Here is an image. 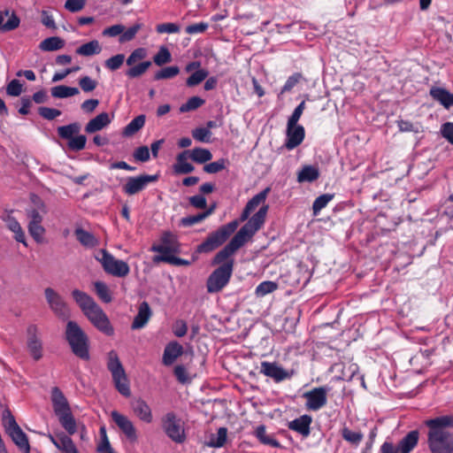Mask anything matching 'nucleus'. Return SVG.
<instances>
[{
	"label": "nucleus",
	"instance_id": "5fc2aeb1",
	"mask_svg": "<svg viewBox=\"0 0 453 453\" xmlns=\"http://www.w3.org/2000/svg\"><path fill=\"white\" fill-rule=\"evenodd\" d=\"M125 61V55L124 54H117L110 58H108L104 65L106 68H108L111 71H116L118 70L124 63Z\"/></svg>",
	"mask_w": 453,
	"mask_h": 453
},
{
	"label": "nucleus",
	"instance_id": "8fccbe9b",
	"mask_svg": "<svg viewBox=\"0 0 453 453\" xmlns=\"http://www.w3.org/2000/svg\"><path fill=\"white\" fill-rule=\"evenodd\" d=\"M180 73L178 66H167L155 73V80L171 79Z\"/></svg>",
	"mask_w": 453,
	"mask_h": 453
},
{
	"label": "nucleus",
	"instance_id": "603ef678",
	"mask_svg": "<svg viewBox=\"0 0 453 453\" xmlns=\"http://www.w3.org/2000/svg\"><path fill=\"white\" fill-rule=\"evenodd\" d=\"M102 434V441L97 445L96 450L98 453H116L111 448L108 437L106 435L105 428L102 427L100 429Z\"/></svg>",
	"mask_w": 453,
	"mask_h": 453
},
{
	"label": "nucleus",
	"instance_id": "a211bd4d",
	"mask_svg": "<svg viewBox=\"0 0 453 453\" xmlns=\"http://www.w3.org/2000/svg\"><path fill=\"white\" fill-rule=\"evenodd\" d=\"M305 132L304 128L301 125H292L289 122L287 125V140L285 147L288 150H293L300 145L304 139Z\"/></svg>",
	"mask_w": 453,
	"mask_h": 453
},
{
	"label": "nucleus",
	"instance_id": "9b49d317",
	"mask_svg": "<svg viewBox=\"0 0 453 453\" xmlns=\"http://www.w3.org/2000/svg\"><path fill=\"white\" fill-rule=\"evenodd\" d=\"M162 427L166 435L176 443H183L186 441V434L183 422L177 418L175 413L167 412L162 418Z\"/></svg>",
	"mask_w": 453,
	"mask_h": 453
},
{
	"label": "nucleus",
	"instance_id": "6ab92c4d",
	"mask_svg": "<svg viewBox=\"0 0 453 453\" xmlns=\"http://www.w3.org/2000/svg\"><path fill=\"white\" fill-rule=\"evenodd\" d=\"M130 406L133 413L142 422L150 424L153 420L152 411L150 405L142 398L131 401Z\"/></svg>",
	"mask_w": 453,
	"mask_h": 453
},
{
	"label": "nucleus",
	"instance_id": "0e129e2a",
	"mask_svg": "<svg viewBox=\"0 0 453 453\" xmlns=\"http://www.w3.org/2000/svg\"><path fill=\"white\" fill-rule=\"evenodd\" d=\"M173 373L177 380L182 384L188 383L191 380L187 369L181 365H178L174 367Z\"/></svg>",
	"mask_w": 453,
	"mask_h": 453
},
{
	"label": "nucleus",
	"instance_id": "f704fd0d",
	"mask_svg": "<svg viewBox=\"0 0 453 453\" xmlns=\"http://www.w3.org/2000/svg\"><path fill=\"white\" fill-rule=\"evenodd\" d=\"M227 429L226 427H219L215 434L210 436L207 443L211 448H221L226 441Z\"/></svg>",
	"mask_w": 453,
	"mask_h": 453
},
{
	"label": "nucleus",
	"instance_id": "680f3d73",
	"mask_svg": "<svg viewBox=\"0 0 453 453\" xmlns=\"http://www.w3.org/2000/svg\"><path fill=\"white\" fill-rule=\"evenodd\" d=\"M226 168V160L221 158L218 161L209 163L203 166V171L208 173H217Z\"/></svg>",
	"mask_w": 453,
	"mask_h": 453
},
{
	"label": "nucleus",
	"instance_id": "774afa93",
	"mask_svg": "<svg viewBox=\"0 0 453 453\" xmlns=\"http://www.w3.org/2000/svg\"><path fill=\"white\" fill-rule=\"evenodd\" d=\"M441 134L449 143L453 144V122H446L441 127Z\"/></svg>",
	"mask_w": 453,
	"mask_h": 453
},
{
	"label": "nucleus",
	"instance_id": "4468645a",
	"mask_svg": "<svg viewBox=\"0 0 453 453\" xmlns=\"http://www.w3.org/2000/svg\"><path fill=\"white\" fill-rule=\"evenodd\" d=\"M157 178V175L149 174L129 177L127 179V182L123 186V191L128 196H134L142 191L150 183L155 182Z\"/></svg>",
	"mask_w": 453,
	"mask_h": 453
},
{
	"label": "nucleus",
	"instance_id": "37998d69",
	"mask_svg": "<svg viewBox=\"0 0 453 453\" xmlns=\"http://www.w3.org/2000/svg\"><path fill=\"white\" fill-rule=\"evenodd\" d=\"M270 191L269 188H265L256 196H254L246 204V208L251 211H253L257 207H258L262 203H264L267 197V195Z\"/></svg>",
	"mask_w": 453,
	"mask_h": 453
},
{
	"label": "nucleus",
	"instance_id": "c85d7f7f",
	"mask_svg": "<svg viewBox=\"0 0 453 453\" xmlns=\"http://www.w3.org/2000/svg\"><path fill=\"white\" fill-rule=\"evenodd\" d=\"M102 51V46L97 40H92L87 43L81 45L76 49V54L83 57H90L97 55Z\"/></svg>",
	"mask_w": 453,
	"mask_h": 453
},
{
	"label": "nucleus",
	"instance_id": "b1692460",
	"mask_svg": "<svg viewBox=\"0 0 453 453\" xmlns=\"http://www.w3.org/2000/svg\"><path fill=\"white\" fill-rule=\"evenodd\" d=\"M20 23L19 18L14 12L5 10L0 12V29L3 31H12L19 27Z\"/></svg>",
	"mask_w": 453,
	"mask_h": 453
},
{
	"label": "nucleus",
	"instance_id": "1a4fd4ad",
	"mask_svg": "<svg viewBox=\"0 0 453 453\" xmlns=\"http://www.w3.org/2000/svg\"><path fill=\"white\" fill-rule=\"evenodd\" d=\"M3 425L6 433L12 438V441L24 453L30 452V445L27 434L21 430L15 420L11 411L6 409L3 411Z\"/></svg>",
	"mask_w": 453,
	"mask_h": 453
},
{
	"label": "nucleus",
	"instance_id": "e2e57ef3",
	"mask_svg": "<svg viewBox=\"0 0 453 453\" xmlns=\"http://www.w3.org/2000/svg\"><path fill=\"white\" fill-rule=\"evenodd\" d=\"M158 34H176L180 32V26L175 23H162L156 27Z\"/></svg>",
	"mask_w": 453,
	"mask_h": 453
},
{
	"label": "nucleus",
	"instance_id": "4be33fe9",
	"mask_svg": "<svg viewBox=\"0 0 453 453\" xmlns=\"http://www.w3.org/2000/svg\"><path fill=\"white\" fill-rule=\"evenodd\" d=\"M419 433L418 430L409 432L398 443L396 453H410L418 442Z\"/></svg>",
	"mask_w": 453,
	"mask_h": 453
},
{
	"label": "nucleus",
	"instance_id": "a19ab883",
	"mask_svg": "<svg viewBox=\"0 0 453 453\" xmlns=\"http://www.w3.org/2000/svg\"><path fill=\"white\" fill-rule=\"evenodd\" d=\"M151 65L150 61H144L131 67L126 72V75L131 79L142 76Z\"/></svg>",
	"mask_w": 453,
	"mask_h": 453
},
{
	"label": "nucleus",
	"instance_id": "6e6d98bb",
	"mask_svg": "<svg viewBox=\"0 0 453 453\" xmlns=\"http://www.w3.org/2000/svg\"><path fill=\"white\" fill-rule=\"evenodd\" d=\"M154 261L155 262L162 261V262H166V263H169L172 265H189L188 261L176 257L174 256H172V255H170V253L164 254L162 256H157L154 258Z\"/></svg>",
	"mask_w": 453,
	"mask_h": 453
},
{
	"label": "nucleus",
	"instance_id": "338daca9",
	"mask_svg": "<svg viewBox=\"0 0 453 453\" xmlns=\"http://www.w3.org/2000/svg\"><path fill=\"white\" fill-rule=\"evenodd\" d=\"M302 79V74L299 73H296L289 76L285 82L284 86L281 88L280 93L284 94L286 92L290 91Z\"/></svg>",
	"mask_w": 453,
	"mask_h": 453
},
{
	"label": "nucleus",
	"instance_id": "473e14b6",
	"mask_svg": "<svg viewBox=\"0 0 453 453\" xmlns=\"http://www.w3.org/2000/svg\"><path fill=\"white\" fill-rule=\"evenodd\" d=\"M145 124V116L139 115L132 119L123 129L124 136H132L137 133Z\"/></svg>",
	"mask_w": 453,
	"mask_h": 453
},
{
	"label": "nucleus",
	"instance_id": "2eb2a0df",
	"mask_svg": "<svg viewBox=\"0 0 453 453\" xmlns=\"http://www.w3.org/2000/svg\"><path fill=\"white\" fill-rule=\"evenodd\" d=\"M27 347L30 356L36 361L42 357V342L38 328L31 325L27 327Z\"/></svg>",
	"mask_w": 453,
	"mask_h": 453
},
{
	"label": "nucleus",
	"instance_id": "c756f323",
	"mask_svg": "<svg viewBox=\"0 0 453 453\" xmlns=\"http://www.w3.org/2000/svg\"><path fill=\"white\" fill-rule=\"evenodd\" d=\"M319 177V169L312 165H305L298 173V182H312Z\"/></svg>",
	"mask_w": 453,
	"mask_h": 453
},
{
	"label": "nucleus",
	"instance_id": "9d476101",
	"mask_svg": "<svg viewBox=\"0 0 453 453\" xmlns=\"http://www.w3.org/2000/svg\"><path fill=\"white\" fill-rule=\"evenodd\" d=\"M234 268V261H228L217 268L208 278L207 291H220L229 281Z\"/></svg>",
	"mask_w": 453,
	"mask_h": 453
},
{
	"label": "nucleus",
	"instance_id": "ddd939ff",
	"mask_svg": "<svg viewBox=\"0 0 453 453\" xmlns=\"http://www.w3.org/2000/svg\"><path fill=\"white\" fill-rule=\"evenodd\" d=\"M327 392V388L319 387L303 393V397L306 399L305 407L314 411L320 410L326 404Z\"/></svg>",
	"mask_w": 453,
	"mask_h": 453
},
{
	"label": "nucleus",
	"instance_id": "e433bc0d",
	"mask_svg": "<svg viewBox=\"0 0 453 453\" xmlns=\"http://www.w3.org/2000/svg\"><path fill=\"white\" fill-rule=\"evenodd\" d=\"M58 447L57 449L65 453H74L77 450V448L69 434H66L64 432H59V440H58Z\"/></svg>",
	"mask_w": 453,
	"mask_h": 453
},
{
	"label": "nucleus",
	"instance_id": "20e7f679",
	"mask_svg": "<svg viewBox=\"0 0 453 453\" xmlns=\"http://www.w3.org/2000/svg\"><path fill=\"white\" fill-rule=\"evenodd\" d=\"M50 398L54 413L58 417L61 426L69 435L74 434L78 430L77 422L66 397L59 388H52Z\"/></svg>",
	"mask_w": 453,
	"mask_h": 453
},
{
	"label": "nucleus",
	"instance_id": "052dcab7",
	"mask_svg": "<svg viewBox=\"0 0 453 453\" xmlns=\"http://www.w3.org/2000/svg\"><path fill=\"white\" fill-rule=\"evenodd\" d=\"M23 90V84L19 80L11 81L6 87V93L11 96H19Z\"/></svg>",
	"mask_w": 453,
	"mask_h": 453
},
{
	"label": "nucleus",
	"instance_id": "412c9836",
	"mask_svg": "<svg viewBox=\"0 0 453 453\" xmlns=\"http://www.w3.org/2000/svg\"><path fill=\"white\" fill-rule=\"evenodd\" d=\"M151 315L152 312L149 303L145 301L141 303L138 308V313L136 314L133 320L131 326L132 329L135 330L143 328L147 325Z\"/></svg>",
	"mask_w": 453,
	"mask_h": 453
},
{
	"label": "nucleus",
	"instance_id": "cd10ccee",
	"mask_svg": "<svg viewBox=\"0 0 453 453\" xmlns=\"http://www.w3.org/2000/svg\"><path fill=\"white\" fill-rule=\"evenodd\" d=\"M74 234L80 243L86 248H94L98 245L99 242L96 236L90 232L84 230L83 228H76Z\"/></svg>",
	"mask_w": 453,
	"mask_h": 453
},
{
	"label": "nucleus",
	"instance_id": "bb28decb",
	"mask_svg": "<svg viewBox=\"0 0 453 453\" xmlns=\"http://www.w3.org/2000/svg\"><path fill=\"white\" fill-rule=\"evenodd\" d=\"M189 150H184L176 157V163L173 165V171L177 174H188L194 171L195 167L188 161Z\"/></svg>",
	"mask_w": 453,
	"mask_h": 453
},
{
	"label": "nucleus",
	"instance_id": "4c0bfd02",
	"mask_svg": "<svg viewBox=\"0 0 453 453\" xmlns=\"http://www.w3.org/2000/svg\"><path fill=\"white\" fill-rule=\"evenodd\" d=\"M255 434L263 444L269 445L274 448H279L280 446V442L277 440H275L271 435H268L266 434L265 426L263 425L257 427Z\"/></svg>",
	"mask_w": 453,
	"mask_h": 453
},
{
	"label": "nucleus",
	"instance_id": "423d86ee",
	"mask_svg": "<svg viewBox=\"0 0 453 453\" xmlns=\"http://www.w3.org/2000/svg\"><path fill=\"white\" fill-rule=\"evenodd\" d=\"M65 334L73 354L83 360H88V339L79 325L74 321H69Z\"/></svg>",
	"mask_w": 453,
	"mask_h": 453
},
{
	"label": "nucleus",
	"instance_id": "864d4df0",
	"mask_svg": "<svg viewBox=\"0 0 453 453\" xmlns=\"http://www.w3.org/2000/svg\"><path fill=\"white\" fill-rule=\"evenodd\" d=\"M208 76V72L204 69H199L192 73L187 80L188 87H194L201 83Z\"/></svg>",
	"mask_w": 453,
	"mask_h": 453
},
{
	"label": "nucleus",
	"instance_id": "a878e982",
	"mask_svg": "<svg viewBox=\"0 0 453 453\" xmlns=\"http://www.w3.org/2000/svg\"><path fill=\"white\" fill-rule=\"evenodd\" d=\"M311 418L308 415H303L293 421H291L288 425V428L297 432L303 437L309 436L311 433Z\"/></svg>",
	"mask_w": 453,
	"mask_h": 453
},
{
	"label": "nucleus",
	"instance_id": "0eeeda50",
	"mask_svg": "<svg viewBox=\"0 0 453 453\" xmlns=\"http://www.w3.org/2000/svg\"><path fill=\"white\" fill-rule=\"evenodd\" d=\"M100 263L104 273L117 278H125L130 273V267L127 262L116 258L107 250L101 249L94 256Z\"/></svg>",
	"mask_w": 453,
	"mask_h": 453
},
{
	"label": "nucleus",
	"instance_id": "6e6552de",
	"mask_svg": "<svg viewBox=\"0 0 453 453\" xmlns=\"http://www.w3.org/2000/svg\"><path fill=\"white\" fill-rule=\"evenodd\" d=\"M238 226V220H233L222 226L217 231L208 235L205 241L198 245L197 251L200 253H208L214 250L228 239V237L237 229Z\"/></svg>",
	"mask_w": 453,
	"mask_h": 453
},
{
	"label": "nucleus",
	"instance_id": "79ce46f5",
	"mask_svg": "<svg viewBox=\"0 0 453 453\" xmlns=\"http://www.w3.org/2000/svg\"><path fill=\"white\" fill-rule=\"evenodd\" d=\"M334 198L333 194H323L318 196L312 204L313 214L317 216L322 209H324L329 202Z\"/></svg>",
	"mask_w": 453,
	"mask_h": 453
},
{
	"label": "nucleus",
	"instance_id": "4d7b16f0",
	"mask_svg": "<svg viewBox=\"0 0 453 453\" xmlns=\"http://www.w3.org/2000/svg\"><path fill=\"white\" fill-rule=\"evenodd\" d=\"M87 138L83 134L73 136L68 141V148L74 151L81 150L85 148Z\"/></svg>",
	"mask_w": 453,
	"mask_h": 453
},
{
	"label": "nucleus",
	"instance_id": "09e8293b",
	"mask_svg": "<svg viewBox=\"0 0 453 453\" xmlns=\"http://www.w3.org/2000/svg\"><path fill=\"white\" fill-rule=\"evenodd\" d=\"M153 60L157 65L161 66L165 64L171 62L172 56L168 49L163 46L154 56Z\"/></svg>",
	"mask_w": 453,
	"mask_h": 453
},
{
	"label": "nucleus",
	"instance_id": "f03ea898",
	"mask_svg": "<svg viewBox=\"0 0 453 453\" xmlns=\"http://www.w3.org/2000/svg\"><path fill=\"white\" fill-rule=\"evenodd\" d=\"M427 446L431 453H453V415L426 419Z\"/></svg>",
	"mask_w": 453,
	"mask_h": 453
},
{
	"label": "nucleus",
	"instance_id": "7c9ffc66",
	"mask_svg": "<svg viewBox=\"0 0 453 453\" xmlns=\"http://www.w3.org/2000/svg\"><path fill=\"white\" fill-rule=\"evenodd\" d=\"M65 46V41L58 36H52L44 39L39 44L42 51H54L62 49Z\"/></svg>",
	"mask_w": 453,
	"mask_h": 453
},
{
	"label": "nucleus",
	"instance_id": "2f4dec72",
	"mask_svg": "<svg viewBox=\"0 0 453 453\" xmlns=\"http://www.w3.org/2000/svg\"><path fill=\"white\" fill-rule=\"evenodd\" d=\"M342 438L351 445L357 447L364 439V434L360 431H352L347 426L341 430Z\"/></svg>",
	"mask_w": 453,
	"mask_h": 453
},
{
	"label": "nucleus",
	"instance_id": "dca6fc26",
	"mask_svg": "<svg viewBox=\"0 0 453 453\" xmlns=\"http://www.w3.org/2000/svg\"><path fill=\"white\" fill-rule=\"evenodd\" d=\"M111 416L118 427L123 432V434L130 441L134 442L137 441V432L134 423L130 418L117 411H111Z\"/></svg>",
	"mask_w": 453,
	"mask_h": 453
},
{
	"label": "nucleus",
	"instance_id": "72a5a7b5",
	"mask_svg": "<svg viewBox=\"0 0 453 453\" xmlns=\"http://www.w3.org/2000/svg\"><path fill=\"white\" fill-rule=\"evenodd\" d=\"M79 89L75 87H67L59 85L51 88V96L55 98H66L79 94Z\"/></svg>",
	"mask_w": 453,
	"mask_h": 453
},
{
	"label": "nucleus",
	"instance_id": "c9c22d12",
	"mask_svg": "<svg viewBox=\"0 0 453 453\" xmlns=\"http://www.w3.org/2000/svg\"><path fill=\"white\" fill-rule=\"evenodd\" d=\"M189 157L196 163L203 164L212 158V154L207 149L195 148L189 150Z\"/></svg>",
	"mask_w": 453,
	"mask_h": 453
},
{
	"label": "nucleus",
	"instance_id": "58836bf2",
	"mask_svg": "<svg viewBox=\"0 0 453 453\" xmlns=\"http://www.w3.org/2000/svg\"><path fill=\"white\" fill-rule=\"evenodd\" d=\"M173 235L171 233H165L162 238L163 244L152 246L151 250L161 253L162 255L170 253L173 250Z\"/></svg>",
	"mask_w": 453,
	"mask_h": 453
},
{
	"label": "nucleus",
	"instance_id": "f3484780",
	"mask_svg": "<svg viewBox=\"0 0 453 453\" xmlns=\"http://www.w3.org/2000/svg\"><path fill=\"white\" fill-rule=\"evenodd\" d=\"M260 372L272 378L276 382L282 381L291 377V373L284 370L281 366L278 365L276 363L267 361H263L261 363Z\"/></svg>",
	"mask_w": 453,
	"mask_h": 453
},
{
	"label": "nucleus",
	"instance_id": "69168bd1",
	"mask_svg": "<svg viewBox=\"0 0 453 453\" xmlns=\"http://www.w3.org/2000/svg\"><path fill=\"white\" fill-rule=\"evenodd\" d=\"M79 85L84 92H91L96 88L97 82L89 76H84L79 80Z\"/></svg>",
	"mask_w": 453,
	"mask_h": 453
},
{
	"label": "nucleus",
	"instance_id": "ea45409f",
	"mask_svg": "<svg viewBox=\"0 0 453 453\" xmlns=\"http://www.w3.org/2000/svg\"><path fill=\"white\" fill-rule=\"evenodd\" d=\"M95 291L98 297L104 303H109L112 300L111 291L104 281H96L94 283Z\"/></svg>",
	"mask_w": 453,
	"mask_h": 453
},
{
	"label": "nucleus",
	"instance_id": "aec40b11",
	"mask_svg": "<svg viewBox=\"0 0 453 453\" xmlns=\"http://www.w3.org/2000/svg\"><path fill=\"white\" fill-rule=\"evenodd\" d=\"M183 352L184 349L181 344L175 341L170 342L164 349L163 364L166 366L172 365Z\"/></svg>",
	"mask_w": 453,
	"mask_h": 453
},
{
	"label": "nucleus",
	"instance_id": "f257e3e1",
	"mask_svg": "<svg viewBox=\"0 0 453 453\" xmlns=\"http://www.w3.org/2000/svg\"><path fill=\"white\" fill-rule=\"evenodd\" d=\"M268 211V205H263L247 223L242 226L231 241L217 253L213 265L234 261L231 257L242 248L264 225Z\"/></svg>",
	"mask_w": 453,
	"mask_h": 453
},
{
	"label": "nucleus",
	"instance_id": "bf43d9fd",
	"mask_svg": "<svg viewBox=\"0 0 453 453\" xmlns=\"http://www.w3.org/2000/svg\"><path fill=\"white\" fill-rule=\"evenodd\" d=\"M12 211H5V213L2 216V219L5 222L6 226L12 233L19 230L21 227L17 219L12 215Z\"/></svg>",
	"mask_w": 453,
	"mask_h": 453
},
{
	"label": "nucleus",
	"instance_id": "39448f33",
	"mask_svg": "<svg viewBox=\"0 0 453 453\" xmlns=\"http://www.w3.org/2000/svg\"><path fill=\"white\" fill-rule=\"evenodd\" d=\"M107 368L111 374L112 381L118 392L123 396H130L129 380L115 350H111L107 355Z\"/></svg>",
	"mask_w": 453,
	"mask_h": 453
},
{
	"label": "nucleus",
	"instance_id": "3c124183",
	"mask_svg": "<svg viewBox=\"0 0 453 453\" xmlns=\"http://www.w3.org/2000/svg\"><path fill=\"white\" fill-rule=\"evenodd\" d=\"M28 231L36 242H41L45 233L42 223H29Z\"/></svg>",
	"mask_w": 453,
	"mask_h": 453
},
{
	"label": "nucleus",
	"instance_id": "393cba45",
	"mask_svg": "<svg viewBox=\"0 0 453 453\" xmlns=\"http://www.w3.org/2000/svg\"><path fill=\"white\" fill-rule=\"evenodd\" d=\"M111 121V119L109 114L107 112H102L87 123L85 131L88 134L96 133L107 127Z\"/></svg>",
	"mask_w": 453,
	"mask_h": 453
},
{
	"label": "nucleus",
	"instance_id": "de8ad7c7",
	"mask_svg": "<svg viewBox=\"0 0 453 453\" xmlns=\"http://www.w3.org/2000/svg\"><path fill=\"white\" fill-rule=\"evenodd\" d=\"M142 25L141 23H135L134 25H133L132 27L127 28V30L124 29V32L119 36V42L123 43V42L132 41L135 37V35L139 32V30L142 28Z\"/></svg>",
	"mask_w": 453,
	"mask_h": 453
},
{
	"label": "nucleus",
	"instance_id": "7ed1b4c3",
	"mask_svg": "<svg viewBox=\"0 0 453 453\" xmlns=\"http://www.w3.org/2000/svg\"><path fill=\"white\" fill-rule=\"evenodd\" d=\"M72 296L84 315L97 330L105 335H113L114 328L108 316L90 296L79 289L73 290Z\"/></svg>",
	"mask_w": 453,
	"mask_h": 453
},
{
	"label": "nucleus",
	"instance_id": "a18cd8bd",
	"mask_svg": "<svg viewBox=\"0 0 453 453\" xmlns=\"http://www.w3.org/2000/svg\"><path fill=\"white\" fill-rule=\"evenodd\" d=\"M204 104V100L199 96H192L190 97L187 103L183 104L180 107V112H188L191 111H195L197 108L201 107Z\"/></svg>",
	"mask_w": 453,
	"mask_h": 453
},
{
	"label": "nucleus",
	"instance_id": "13d9d810",
	"mask_svg": "<svg viewBox=\"0 0 453 453\" xmlns=\"http://www.w3.org/2000/svg\"><path fill=\"white\" fill-rule=\"evenodd\" d=\"M192 136L196 141L209 142L211 136V132L205 127H197L192 131Z\"/></svg>",
	"mask_w": 453,
	"mask_h": 453
},
{
	"label": "nucleus",
	"instance_id": "5701e85b",
	"mask_svg": "<svg viewBox=\"0 0 453 453\" xmlns=\"http://www.w3.org/2000/svg\"><path fill=\"white\" fill-rule=\"evenodd\" d=\"M430 96L446 109H449L453 106V94L444 88L432 87Z\"/></svg>",
	"mask_w": 453,
	"mask_h": 453
},
{
	"label": "nucleus",
	"instance_id": "c03bdc74",
	"mask_svg": "<svg viewBox=\"0 0 453 453\" xmlns=\"http://www.w3.org/2000/svg\"><path fill=\"white\" fill-rule=\"evenodd\" d=\"M80 127L78 124L73 123L66 126H62L58 128V134L60 137L64 139H67L68 141L72 139L75 134L79 133Z\"/></svg>",
	"mask_w": 453,
	"mask_h": 453
},
{
	"label": "nucleus",
	"instance_id": "49530a36",
	"mask_svg": "<svg viewBox=\"0 0 453 453\" xmlns=\"http://www.w3.org/2000/svg\"><path fill=\"white\" fill-rule=\"evenodd\" d=\"M278 288L277 283L270 280L263 281L261 282L255 290V293L257 296H265L274 290H276Z\"/></svg>",
	"mask_w": 453,
	"mask_h": 453
},
{
	"label": "nucleus",
	"instance_id": "f8f14e48",
	"mask_svg": "<svg viewBox=\"0 0 453 453\" xmlns=\"http://www.w3.org/2000/svg\"><path fill=\"white\" fill-rule=\"evenodd\" d=\"M44 295L50 309L56 316L61 319H67L69 316V309L63 297L51 288L44 289Z\"/></svg>",
	"mask_w": 453,
	"mask_h": 453
}]
</instances>
